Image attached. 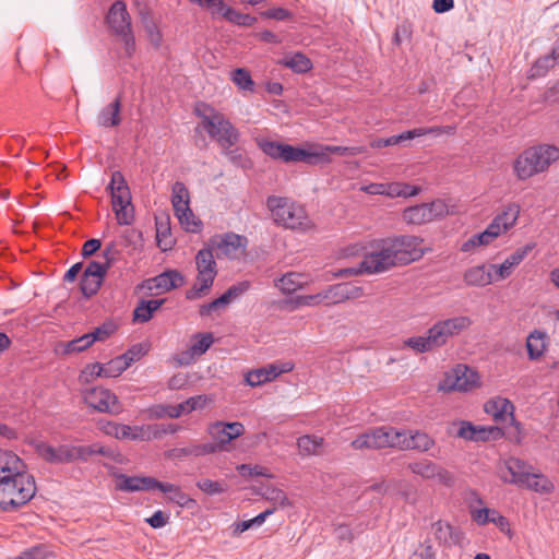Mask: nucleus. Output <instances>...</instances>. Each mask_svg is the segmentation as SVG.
<instances>
[{"mask_svg":"<svg viewBox=\"0 0 559 559\" xmlns=\"http://www.w3.org/2000/svg\"><path fill=\"white\" fill-rule=\"evenodd\" d=\"M197 487L209 496L221 495L227 491L228 486L225 481L203 478L197 481Z\"/></svg>","mask_w":559,"mask_h":559,"instance_id":"54","label":"nucleus"},{"mask_svg":"<svg viewBox=\"0 0 559 559\" xmlns=\"http://www.w3.org/2000/svg\"><path fill=\"white\" fill-rule=\"evenodd\" d=\"M506 467L510 473L511 478L502 477L503 481L515 484L518 486H520L521 483H524V480H527L528 476L533 472L532 465L516 457H510L506 462Z\"/></svg>","mask_w":559,"mask_h":559,"instance_id":"29","label":"nucleus"},{"mask_svg":"<svg viewBox=\"0 0 559 559\" xmlns=\"http://www.w3.org/2000/svg\"><path fill=\"white\" fill-rule=\"evenodd\" d=\"M520 215V205L516 203H509L506 205L501 213L497 214L495 218L506 229L512 228Z\"/></svg>","mask_w":559,"mask_h":559,"instance_id":"45","label":"nucleus"},{"mask_svg":"<svg viewBox=\"0 0 559 559\" xmlns=\"http://www.w3.org/2000/svg\"><path fill=\"white\" fill-rule=\"evenodd\" d=\"M181 406L155 404L148 408L150 418H179L181 416Z\"/></svg>","mask_w":559,"mask_h":559,"instance_id":"47","label":"nucleus"},{"mask_svg":"<svg viewBox=\"0 0 559 559\" xmlns=\"http://www.w3.org/2000/svg\"><path fill=\"white\" fill-rule=\"evenodd\" d=\"M121 100L117 97L112 103L104 107L97 116V122L105 128L117 127L121 122L120 118Z\"/></svg>","mask_w":559,"mask_h":559,"instance_id":"34","label":"nucleus"},{"mask_svg":"<svg viewBox=\"0 0 559 559\" xmlns=\"http://www.w3.org/2000/svg\"><path fill=\"white\" fill-rule=\"evenodd\" d=\"M282 371L277 370L274 365L266 368H260L247 373L246 382L250 386H259L265 382L274 380Z\"/></svg>","mask_w":559,"mask_h":559,"instance_id":"37","label":"nucleus"},{"mask_svg":"<svg viewBox=\"0 0 559 559\" xmlns=\"http://www.w3.org/2000/svg\"><path fill=\"white\" fill-rule=\"evenodd\" d=\"M35 478L27 472V467L17 474L0 478V509L4 512H14L29 502L36 495Z\"/></svg>","mask_w":559,"mask_h":559,"instance_id":"2","label":"nucleus"},{"mask_svg":"<svg viewBox=\"0 0 559 559\" xmlns=\"http://www.w3.org/2000/svg\"><path fill=\"white\" fill-rule=\"evenodd\" d=\"M403 346L411 348L415 354H424L435 349L428 332L427 335L412 336L404 340Z\"/></svg>","mask_w":559,"mask_h":559,"instance_id":"44","label":"nucleus"},{"mask_svg":"<svg viewBox=\"0 0 559 559\" xmlns=\"http://www.w3.org/2000/svg\"><path fill=\"white\" fill-rule=\"evenodd\" d=\"M103 282L104 280L94 278V276H85V274H82L80 281V290L85 298H91L98 293Z\"/></svg>","mask_w":559,"mask_h":559,"instance_id":"55","label":"nucleus"},{"mask_svg":"<svg viewBox=\"0 0 559 559\" xmlns=\"http://www.w3.org/2000/svg\"><path fill=\"white\" fill-rule=\"evenodd\" d=\"M209 432L215 439L216 442L213 444L218 447V451L233 441L223 421L212 424L209 427Z\"/></svg>","mask_w":559,"mask_h":559,"instance_id":"52","label":"nucleus"},{"mask_svg":"<svg viewBox=\"0 0 559 559\" xmlns=\"http://www.w3.org/2000/svg\"><path fill=\"white\" fill-rule=\"evenodd\" d=\"M128 368L120 356L110 359L108 362L103 364L104 378L119 377Z\"/></svg>","mask_w":559,"mask_h":559,"instance_id":"57","label":"nucleus"},{"mask_svg":"<svg viewBox=\"0 0 559 559\" xmlns=\"http://www.w3.org/2000/svg\"><path fill=\"white\" fill-rule=\"evenodd\" d=\"M403 436L404 431L397 430L393 427H377L357 436L350 442V447L354 450H380L384 448H396V445L400 444V438Z\"/></svg>","mask_w":559,"mask_h":559,"instance_id":"9","label":"nucleus"},{"mask_svg":"<svg viewBox=\"0 0 559 559\" xmlns=\"http://www.w3.org/2000/svg\"><path fill=\"white\" fill-rule=\"evenodd\" d=\"M443 325L438 321L429 330V336L435 348H439L447 344L451 336Z\"/></svg>","mask_w":559,"mask_h":559,"instance_id":"56","label":"nucleus"},{"mask_svg":"<svg viewBox=\"0 0 559 559\" xmlns=\"http://www.w3.org/2000/svg\"><path fill=\"white\" fill-rule=\"evenodd\" d=\"M435 538L442 546H462L464 540V533L457 528L452 526L450 523L443 522L441 520L435 522L432 524Z\"/></svg>","mask_w":559,"mask_h":559,"instance_id":"20","label":"nucleus"},{"mask_svg":"<svg viewBox=\"0 0 559 559\" xmlns=\"http://www.w3.org/2000/svg\"><path fill=\"white\" fill-rule=\"evenodd\" d=\"M439 322L443 325V328H445V330H449L448 332L451 334V336L457 335L472 325L471 318L466 316L449 318Z\"/></svg>","mask_w":559,"mask_h":559,"instance_id":"49","label":"nucleus"},{"mask_svg":"<svg viewBox=\"0 0 559 559\" xmlns=\"http://www.w3.org/2000/svg\"><path fill=\"white\" fill-rule=\"evenodd\" d=\"M38 456L50 464H69L72 463L71 444H60L52 447L45 441L38 439L29 440Z\"/></svg>","mask_w":559,"mask_h":559,"instance_id":"12","label":"nucleus"},{"mask_svg":"<svg viewBox=\"0 0 559 559\" xmlns=\"http://www.w3.org/2000/svg\"><path fill=\"white\" fill-rule=\"evenodd\" d=\"M116 330V324L111 321H107L104 322L100 326H97L93 332L88 334L91 336V341L94 344L95 342L106 341L111 334L115 333Z\"/></svg>","mask_w":559,"mask_h":559,"instance_id":"59","label":"nucleus"},{"mask_svg":"<svg viewBox=\"0 0 559 559\" xmlns=\"http://www.w3.org/2000/svg\"><path fill=\"white\" fill-rule=\"evenodd\" d=\"M141 428L143 431L141 440L159 439L165 435H174L180 429L177 424H154Z\"/></svg>","mask_w":559,"mask_h":559,"instance_id":"40","label":"nucleus"},{"mask_svg":"<svg viewBox=\"0 0 559 559\" xmlns=\"http://www.w3.org/2000/svg\"><path fill=\"white\" fill-rule=\"evenodd\" d=\"M194 114L201 119L203 130L219 147L235 146L238 143L240 133L224 114L205 103H198Z\"/></svg>","mask_w":559,"mask_h":559,"instance_id":"3","label":"nucleus"},{"mask_svg":"<svg viewBox=\"0 0 559 559\" xmlns=\"http://www.w3.org/2000/svg\"><path fill=\"white\" fill-rule=\"evenodd\" d=\"M247 238L234 233H227L224 236H215L210 239L209 245L216 249V257L218 259L225 257L234 259L237 257L239 249H245L247 246Z\"/></svg>","mask_w":559,"mask_h":559,"instance_id":"13","label":"nucleus"},{"mask_svg":"<svg viewBox=\"0 0 559 559\" xmlns=\"http://www.w3.org/2000/svg\"><path fill=\"white\" fill-rule=\"evenodd\" d=\"M229 301L227 300V297L223 294L218 298L212 300L209 304H204L199 309V314L201 317H207L211 316V313L215 310H219L225 308Z\"/></svg>","mask_w":559,"mask_h":559,"instance_id":"63","label":"nucleus"},{"mask_svg":"<svg viewBox=\"0 0 559 559\" xmlns=\"http://www.w3.org/2000/svg\"><path fill=\"white\" fill-rule=\"evenodd\" d=\"M106 21L108 23L109 28L116 34H124V32L130 31L131 27V17L127 10V5L123 1L117 0L115 1L107 13Z\"/></svg>","mask_w":559,"mask_h":559,"instance_id":"18","label":"nucleus"},{"mask_svg":"<svg viewBox=\"0 0 559 559\" xmlns=\"http://www.w3.org/2000/svg\"><path fill=\"white\" fill-rule=\"evenodd\" d=\"M534 247V243H526L525 246L518 248L499 266L491 264L489 269L495 271L499 280L508 278L511 275L512 270L527 257Z\"/></svg>","mask_w":559,"mask_h":559,"instance_id":"19","label":"nucleus"},{"mask_svg":"<svg viewBox=\"0 0 559 559\" xmlns=\"http://www.w3.org/2000/svg\"><path fill=\"white\" fill-rule=\"evenodd\" d=\"M156 489L166 495L168 502L175 503L181 508H190L195 504V500L183 492L178 485L157 480Z\"/></svg>","mask_w":559,"mask_h":559,"instance_id":"27","label":"nucleus"},{"mask_svg":"<svg viewBox=\"0 0 559 559\" xmlns=\"http://www.w3.org/2000/svg\"><path fill=\"white\" fill-rule=\"evenodd\" d=\"M274 511H275L274 508L267 509V510L261 512L260 514H258L257 516H254L251 520L234 523L233 524V528H234L233 533H234V535H240L241 533L248 531L252 526H260L261 524H263L265 522V520L267 519L269 515L274 513Z\"/></svg>","mask_w":559,"mask_h":559,"instance_id":"48","label":"nucleus"},{"mask_svg":"<svg viewBox=\"0 0 559 559\" xmlns=\"http://www.w3.org/2000/svg\"><path fill=\"white\" fill-rule=\"evenodd\" d=\"M323 443L324 439L314 435H305L297 439L299 453L306 456L319 455Z\"/></svg>","mask_w":559,"mask_h":559,"instance_id":"39","label":"nucleus"},{"mask_svg":"<svg viewBox=\"0 0 559 559\" xmlns=\"http://www.w3.org/2000/svg\"><path fill=\"white\" fill-rule=\"evenodd\" d=\"M157 480L152 476H128L126 474H118L116 476L115 488L118 491L134 492V491H151L156 489Z\"/></svg>","mask_w":559,"mask_h":559,"instance_id":"17","label":"nucleus"},{"mask_svg":"<svg viewBox=\"0 0 559 559\" xmlns=\"http://www.w3.org/2000/svg\"><path fill=\"white\" fill-rule=\"evenodd\" d=\"M559 63V40L555 43L548 55L540 56L535 60L528 71V79L545 76L548 71Z\"/></svg>","mask_w":559,"mask_h":559,"instance_id":"24","label":"nucleus"},{"mask_svg":"<svg viewBox=\"0 0 559 559\" xmlns=\"http://www.w3.org/2000/svg\"><path fill=\"white\" fill-rule=\"evenodd\" d=\"M328 305H336L349 299H357L364 295V289L352 283H338L322 290Z\"/></svg>","mask_w":559,"mask_h":559,"instance_id":"16","label":"nucleus"},{"mask_svg":"<svg viewBox=\"0 0 559 559\" xmlns=\"http://www.w3.org/2000/svg\"><path fill=\"white\" fill-rule=\"evenodd\" d=\"M84 400L90 407L100 413L118 414L120 412L118 397L108 389L94 388L86 393Z\"/></svg>","mask_w":559,"mask_h":559,"instance_id":"15","label":"nucleus"},{"mask_svg":"<svg viewBox=\"0 0 559 559\" xmlns=\"http://www.w3.org/2000/svg\"><path fill=\"white\" fill-rule=\"evenodd\" d=\"M463 280L467 286L484 287L493 282L490 270H486L485 265H476L464 272Z\"/></svg>","mask_w":559,"mask_h":559,"instance_id":"33","label":"nucleus"},{"mask_svg":"<svg viewBox=\"0 0 559 559\" xmlns=\"http://www.w3.org/2000/svg\"><path fill=\"white\" fill-rule=\"evenodd\" d=\"M111 195V205L119 225H131L134 221V207L128 182L123 174L116 170L111 174L107 187Z\"/></svg>","mask_w":559,"mask_h":559,"instance_id":"5","label":"nucleus"},{"mask_svg":"<svg viewBox=\"0 0 559 559\" xmlns=\"http://www.w3.org/2000/svg\"><path fill=\"white\" fill-rule=\"evenodd\" d=\"M25 462L14 452L0 449V478L7 475L17 474L26 468Z\"/></svg>","mask_w":559,"mask_h":559,"instance_id":"32","label":"nucleus"},{"mask_svg":"<svg viewBox=\"0 0 559 559\" xmlns=\"http://www.w3.org/2000/svg\"><path fill=\"white\" fill-rule=\"evenodd\" d=\"M559 159V147L550 144H539L524 150L513 164L519 180H526L544 173Z\"/></svg>","mask_w":559,"mask_h":559,"instance_id":"4","label":"nucleus"},{"mask_svg":"<svg viewBox=\"0 0 559 559\" xmlns=\"http://www.w3.org/2000/svg\"><path fill=\"white\" fill-rule=\"evenodd\" d=\"M109 269L110 261L104 263L98 261H91L86 269L83 271V274H85V276H94V278L104 280Z\"/></svg>","mask_w":559,"mask_h":559,"instance_id":"62","label":"nucleus"},{"mask_svg":"<svg viewBox=\"0 0 559 559\" xmlns=\"http://www.w3.org/2000/svg\"><path fill=\"white\" fill-rule=\"evenodd\" d=\"M547 335L545 332L534 330L526 338V349L530 360H538L545 353Z\"/></svg>","mask_w":559,"mask_h":559,"instance_id":"35","label":"nucleus"},{"mask_svg":"<svg viewBox=\"0 0 559 559\" xmlns=\"http://www.w3.org/2000/svg\"><path fill=\"white\" fill-rule=\"evenodd\" d=\"M72 462L82 461L87 462L94 455H102L111 460L116 459V451L110 447H105L99 442L90 445H72Z\"/></svg>","mask_w":559,"mask_h":559,"instance_id":"21","label":"nucleus"},{"mask_svg":"<svg viewBox=\"0 0 559 559\" xmlns=\"http://www.w3.org/2000/svg\"><path fill=\"white\" fill-rule=\"evenodd\" d=\"M435 445V440L426 432L415 431L409 437L405 435L400 438V444L396 448L402 450H418L421 452L429 451Z\"/></svg>","mask_w":559,"mask_h":559,"instance_id":"30","label":"nucleus"},{"mask_svg":"<svg viewBox=\"0 0 559 559\" xmlns=\"http://www.w3.org/2000/svg\"><path fill=\"white\" fill-rule=\"evenodd\" d=\"M408 468L412 473L425 478V479H438V481L445 486H452L454 484L453 475L444 467L429 460H421L418 462H412L408 464Z\"/></svg>","mask_w":559,"mask_h":559,"instance_id":"14","label":"nucleus"},{"mask_svg":"<svg viewBox=\"0 0 559 559\" xmlns=\"http://www.w3.org/2000/svg\"><path fill=\"white\" fill-rule=\"evenodd\" d=\"M102 430L117 439L124 440H141L143 438L142 428L139 426L131 427L124 424H118L115 421H107L102 426Z\"/></svg>","mask_w":559,"mask_h":559,"instance_id":"28","label":"nucleus"},{"mask_svg":"<svg viewBox=\"0 0 559 559\" xmlns=\"http://www.w3.org/2000/svg\"><path fill=\"white\" fill-rule=\"evenodd\" d=\"M513 404L503 397H497L485 404V412L490 414L496 420L506 419L507 416H510L513 420Z\"/></svg>","mask_w":559,"mask_h":559,"instance_id":"36","label":"nucleus"},{"mask_svg":"<svg viewBox=\"0 0 559 559\" xmlns=\"http://www.w3.org/2000/svg\"><path fill=\"white\" fill-rule=\"evenodd\" d=\"M520 487H525L538 493H550L555 489L552 481L547 476L534 472H532L527 480L520 484Z\"/></svg>","mask_w":559,"mask_h":559,"instance_id":"38","label":"nucleus"},{"mask_svg":"<svg viewBox=\"0 0 559 559\" xmlns=\"http://www.w3.org/2000/svg\"><path fill=\"white\" fill-rule=\"evenodd\" d=\"M195 342L190 346V348L183 353H181L180 358L178 359L180 365H189L193 357H200L211 347L214 342V336L212 333H198L194 335Z\"/></svg>","mask_w":559,"mask_h":559,"instance_id":"26","label":"nucleus"},{"mask_svg":"<svg viewBox=\"0 0 559 559\" xmlns=\"http://www.w3.org/2000/svg\"><path fill=\"white\" fill-rule=\"evenodd\" d=\"M92 345H93V342L91 341V336L88 333H86L75 340L70 341L67 344L66 352L67 353H81V352L87 349L88 347H91Z\"/></svg>","mask_w":559,"mask_h":559,"instance_id":"64","label":"nucleus"},{"mask_svg":"<svg viewBox=\"0 0 559 559\" xmlns=\"http://www.w3.org/2000/svg\"><path fill=\"white\" fill-rule=\"evenodd\" d=\"M150 345L146 343H136L129 347L126 353L120 355L127 368L131 366V364L140 360L143 356L148 353Z\"/></svg>","mask_w":559,"mask_h":559,"instance_id":"50","label":"nucleus"},{"mask_svg":"<svg viewBox=\"0 0 559 559\" xmlns=\"http://www.w3.org/2000/svg\"><path fill=\"white\" fill-rule=\"evenodd\" d=\"M144 29L147 34L150 41L155 46L159 47L162 44V34L158 29L157 24L150 17V15L142 16Z\"/></svg>","mask_w":559,"mask_h":559,"instance_id":"61","label":"nucleus"},{"mask_svg":"<svg viewBox=\"0 0 559 559\" xmlns=\"http://www.w3.org/2000/svg\"><path fill=\"white\" fill-rule=\"evenodd\" d=\"M267 206L272 212L274 222L290 229H308L311 222L305 209L295 203L288 202L285 198L270 197Z\"/></svg>","mask_w":559,"mask_h":559,"instance_id":"6","label":"nucleus"},{"mask_svg":"<svg viewBox=\"0 0 559 559\" xmlns=\"http://www.w3.org/2000/svg\"><path fill=\"white\" fill-rule=\"evenodd\" d=\"M231 80L242 91H254L255 84L251 78V74L248 70L243 68L235 69L231 74Z\"/></svg>","mask_w":559,"mask_h":559,"instance_id":"53","label":"nucleus"},{"mask_svg":"<svg viewBox=\"0 0 559 559\" xmlns=\"http://www.w3.org/2000/svg\"><path fill=\"white\" fill-rule=\"evenodd\" d=\"M424 239L403 235L383 241L379 251L366 254L359 264L358 273H381L395 265H405L419 260L424 250Z\"/></svg>","mask_w":559,"mask_h":559,"instance_id":"1","label":"nucleus"},{"mask_svg":"<svg viewBox=\"0 0 559 559\" xmlns=\"http://www.w3.org/2000/svg\"><path fill=\"white\" fill-rule=\"evenodd\" d=\"M55 555L46 545H37L24 550L20 555V559H52Z\"/></svg>","mask_w":559,"mask_h":559,"instance_id":"58","label":"nucleus"},{"mask_svg":"<svg viewBox=\"0 0 559 559\" xmlns=\"http://www.w3.org/2000/svg\"><path fill=\"white\" fill-rule=\"evenodd\" d=\"M449 213L444 201L438 199L430 203H421L406 207L403 211V221L411 225H423L441 218Z\"/></svg>","mask_w":559,"mask_h":559,"instance_id":"10","label":"nucleus"},{"mask_svg":"<svg viewBox=\"0 0 559 559\" xmlns=\"http://www.w3.org/2000/svg\"><path fill=\"white\" fill-rule=\"evenodd\" d=\"M300 277L301 275L298 273L288 272L275 282V286L278 287L283 294H293L302 287Z\"/></svg>","mask_w":559,"mask_h":559,"instance_id":"43","label":"nucleus"},{"mask_svg":"<svg viewBox=\"0 0 559 559\" xmlns=\"http://www.w3.org/2000/svg\"><path fill=\"white\" fill-rule=\"evenodd\" d=\"M478 373L466 365L459 364L444 376L439 389L443 392L469 391L478 383Z\"/></svg>","mask_w":559,"mask_h":559,"instance_id":"11","label":"nucleus"},{"mask_svg":"<svg viewBox=\"0 0 559 559\" xmlns=\"http://www.w3.org/2000/svg\"><path fill=\"white\" fill-rule=\"evenodd\" d=\"M322 301H324L323 293L320 292L314 295L297 296L295 298L285 299L283 301L282 308H286L290 311H294V310L298 309L299 307L316 306Z\"/></svg>","mask_w":559,"mask_h":559,"instance_id":"41","label":"nucleus"},{"mask_svg":"<svg viewBox=\"0 0 559 559\" xmlns=\"http://www.w3.org/2000/svg\"><path fill=\"white\" fill-rule=\"evenodd\" d=\"M228 15L226 21L238 26H252L257 22V17L250 14H245L236 11L234 8L227 10Z\"/></svg>","mask_w":559,"mask_h":559,"instance_id":"60","label":"nucleus"},{"mask_svg":"<svg viewBox=\"0 0 559 559\" xmlns=\"http://www.w3.org/2000/svg\"><path fill=\"white\" fill-rule=\"evenodd\" d=\"M218 451V447L214 445L212 442L207 443H191L187 447L182 448H174L167 451L166 455L169 459H183L187 456H204L207 454H213Z\"/></svg>","mask_w":559,"mask_h":559,"instance_id":"25","label":"nucleus"},{"mask_svg":"<svg viewBox=\"0 0 559 559\" xmlns=\"http://www.w3.org/2000/svg\"><path fill=\"white\" fill-rule=\"evenodd\" d=\"M222 154L227 157V159L235 166L246 168L250 164L249 158L247 157L243 150L240 147H221Z\"/></svg>","mask_w":559,"mask_h":559,"instance_id":"51","label":"nucleus"},{"mask_svg":"<svg viewBox=\"0 0 559 559\" xmlns=\"http://www.w3.org/2000/svg\"><path fill=\"white\" fill-rule=\"evenodd\" d=\"M259 146L265 155L285 163L302 162L307 165H319L320 160L326 159L323 153H311L309 150L277 141L264 140L259 143Z\"/></svg>","mask_w":559,"mask_h":559,"instance_id":"8","label":"nucleus"},{"mask_svg":"<svg viewBox=\"0 0 559 559\" xmlns=\"http://www.w3.org/2000/svg\"><path fill=\"white\" fill-rule=\"evenodd\" d=\"M171 203L174 211L177 212L186 206H190V195L187 187L181 181L173 185Z\"/></svg>","mask_w":559,"mask_h":559,"instance_id":"46","label":"nucleus"},{"mask_svg":"<svg viewBox=\"0 0 559 559\" xmlns=\"http://www.w3.org/2000/svg\"><path fill=\"white\" fill-rule=\"evenodd\" d=\"M213 248L207 243L206 247L199 250L195 255L198 276L195 283L190 289L186 290L188 300H195L207 294L212 288L217 275V265L213 254Z\"/></svg>","mask_w":559,"mask_h":559,"instance_id":"7","label":"nucleus"},{"mask_svg":"<svg viewBox=\"0 0 559 559\" xmlns=\"http://www.w3.org/2000/svg\"><path fill=\"white\" fill-rule=\"evenodd\" d=\"M179 223L188 233H199L202 228V222L197 219L190 206H186L182 210L175 212Z\"/></svg>","mask_w":559,"mask_h":559,"instance_id":"42","label":"nucleus"},{"mask_svg":"<svg viewBox=\"0 0 559 559\" xmlns=\"http://www.w3.org/2000/svg\"><path fill=\"white\" fill-rule=\"evenodd\" d=\"M277 63L285 68L290 69L294 73L305 74L312 70L313 64L310 58H308L304 52L297 51L292 55L285 56L283 59L278 60Z\"/></svg>","mask_w":559,"mask_h":559,"instance_id":"31","label":"nucleus"},{"mask_svg":"<svg viewBox=\"0 0 559 559\" xmlns=\"http://www.w3.org/2000/svg\"><path fill=\"white\" fill-rule=\"evenodd\" d=\"M148 289L169 292L185 284L183 275L177 270H167L153 278L147 280Z\"/></svg>","mask_w":559,"mask_h":559,"instance_id":"22","label":"nucleus"},{"mask_svg":"<svg viewBox=\"0 0 559 559\" xmlns=\"http://www.w3.org/2000/svg\"><path fill=\"white\" fill-rule=\"evenodd\" d=\"M440 132H441L440 128H416L413 130H407L405 132H402L401 134H397V135H391L386 139H383V138L376 139L371 142V147L382 148V147L400 144L401 142L406 141V140L419 138V136L426 135L428 133H440Z\"/></svg>","mask_w":559,"mask_h":559,"instance_id":"23","label":"nucleus"}]
</instances>
